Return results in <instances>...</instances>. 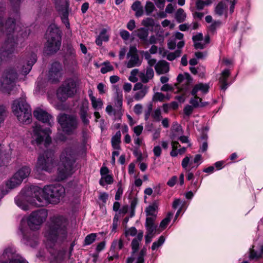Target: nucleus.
Instances as JSON below:
<instances>
[{"label": "nucleus", "mask_w": 263, "mask_h": 263, "mask_svg": "<svg viewBox=\"0 0 263 263\" xmlns=\"http://www.w3.org/2000/svg\"><path fill=\"white\" fill-rule=\"evenodd\" d=\"M139 72V70L137 69H134L130 72V76L129 77V80L132 82H136L138 81L137 75Z\"/></svg>", "instance_id": "52"}, {"label": "nucleus", "mask_w": 263, "mask_h": 263, "mask_svg": "<svg viewBox=\"0 0 263 263\" xmlns=\"http://www.w3.org/2000/svg\"><path fill=\"white\" fill-rule=\"evenodd\" d=\"M32 133V138L37 144L44 143L45 146L47 147L49 143V134L47 129H43L40 125H35L33 126Z\"/></svg>", "instance_id": "12"}, {"label": "nucleus", "mask_w": 263, "mask_h": 263, "mask_svg": "<svg viewBox=\"0 0 263 263\" xmlns=\"http://www.w3.org/2000/svg\"><path fill=\"white\" fill-rule=\"evenodd\" d=\"M184 203V201H182L181 199L179 198L175 199L172 203V208L175 210L178 208L182 209Z\"/></svg>", "instance_id": "54"}, {"label": "nucleus", "mask_w": 263, "mask_h": 263, "mask_svg": "<svg viewBox=\"0 0 263 263\" xmlns=\"http://www.w3.org/2000/svg\"><path fill=\"white\" fill-rule=\"evenodd\" d=\"M210 38L209 35H205L202 41H199L194 44L195 47L196 49H203L205 45L210 43Z\"/></svg>", "instance_id": "40"}, {"label": "nucleus", "mask_w": 263, "mask_h": 263, "mask_svg": "<svg viewBox=\"0 0 263 263\" xmlns=\"http://www.w3.org/2000/svg\"><path fill=\"white\" fill-rule=\"evenodd\" d=\"M33 115L36 119L43 123H48L49 121L48 112L43 108L40 107L35 108L33 111Z\"/></svg>", "instance_id": "21"}, {"label": "nucleus", "mask_w": 263, "mask_h": 263, "mask_svg": "<svg viewBox=\"0 0 263 263\" xmlns=\"http://www.w3.org/2000/svg\"><path fill=\"white\" fill-rule=\"evenodd\" d=\"M121 133L120 130L116 132L111 139V146L114 149L119 150L121 148L120 144L121 142Z\"/></svg>", "instance_id": "31"}, {"label": "nucleus", "mask_w": 263, "mask_h": 263, "mask_svg": "<svg viewBox=\"0 0 263 263\" xmlns=\"http://www.w3.org/2000/svg\"><path fill=\"white\" fill-rule=\"evenodd\" d=\"M123 189L121 185V182H120L118 183V189L116 192L115 195V199L116 200H119L121 197V196L123 194Z\"/></svg>", "instance_id": "56"}, {"label": "nucleus", "mask_w": 263, "mask_h": 263, "mask_svg": "<svg viewBox=\"0 0 263 263\" xmlns=\"http://www.w3.org/2000/svg\"><path fill=\"white\" fill-rule=\"evenodd\" d=\"M88 125H85L83 128L82 131V136L83 138V142L86 143L89 138V132L87 128Z\"/></svg>", "instance_id": "50"}, {"label": "nucleus", "mask_w": 263, "mask_h": 263, "mask_svg": "<svg viewBox=\"0 0 263 263\" xmlns=\"http://www.w3.org/2000/svg\"><path fill=\"white\" fill-rule=\"evenodd\" d=\"M158 209V205L156 202H154L148 205L145 209L146 219L151 218L154 220H156Z\"/></svg>", "instance_id": "24"}, {"label": "nucleus", "mask_w": 263, "mask_h": 263, "mask_svg": "<svg viewBox=\"0 0 263 263\" xmlns=\"http://www.w3.org/2000/svg\"><path fill=\"white\" fill-rule=\"evenodd\" d=\"M120 34L121 37L124 40H128L130 37V33L125 30H122L120 32Z\"/></svg>", "instance_id": "59"}, {"label": "nucleus", "mask_w": 263, "mask_h": 263, "mask_svg": "<svg viewBox=\"0 0 263 263\" xmlns=\"http://www.w3.org/2000/svg\"><path fill=\"white\" fill-rule=\"evenodd\" d=\"M230 74V72L229 69H225L221 72V76L219 78V82L221 84V88L222 89L225 90L228 87V83L227 80Z\"/></svg>", "instance_id": "33"}, {"label": "nucleus", "mask_w": 263, "mask_h": 263, "mask_svg": "<svg viewBox=\"0 0 263 263\" xmlns=\"http://www.w3.org/2000/svg\"><path fill=\"white\" fill-rule=\"evenodd\" d=\"M190 157L186 156L184 158L181 162L182 167L186 171V172H189L192 168H193L194 166H192L191 168L188 167V165H191V163H190Z\"/></svg>", "instance_id": "46"}, {"label": "nucleus", "mask_w": 263, "mask_h": 263, "mask_svg": "<svg viewBox=\"0 0 263 263\" xmlns=\"http://www.w3.org/2000/svg\"><path fill=\"white\" fill-rule=\"evenodd\" d=\"M192 39L194 44H195L198 42L203 41V35L202 33H199L197 34L194 35Z\"/></svg>", "instance_id": "63"}, {"label": "nucleus", "mask_w": 263, "mask_h": 263, "mask_svg": "<svg viewBox=\"0 0 263 263\" xmlns=\"http://www.w3.org/2000/svg\"><path fill=\"white\" fill-rule=\"evenodd\" d=\"M143 238V232H139L136 238H135L132 241L131 246L132 249V253H136L139 249V246L140 241Z\"/></svg>", "instance_id": "32"}, {"label": "nucleus", "mask_w": 263, "mask_h": 263, "mask_svg": "<svg viewBox=\"0 0 263 263\" xmlns=\"http://www.w3.org/2000/svg\"><path fill=\"white\" fill-rule=\"evenodd\" d=\"M148 89V88L147 86H145V88H143L141 90L138 91L136 93V99H140L143 98L147 93Z\"/></svg>", "instance_id": "53"}, {"label": "nucleus", "mask_w": 263, "mask_h": 263, "mask_svg": "<svg viewBox=\"0 0 263 263\" xmlns=\"http://www.w3.org/2000/svg\"><path fill=\"white\" fill-rule=\"evenodd\" d=\"M58 122L63 132L67 134L72 133L77 127V120L74 116L61 114L58 117Z\"/></svg>", "instance_id": "7"}, {"label": "nucleus", "mask_w": 263, "mask_h": 263, "mask_svg": "<svg viewBox=\"0 0 263 263\" xmlns=\"http://www.w3.org/2000/svg\"><path fill=\"white\" fill-rule=\"evenodd\" d=\"M156 72L159 74H164L169 71V65L167 62L164 61H160L155 65Z\"/></svg>", "instance_id": "28"}, {"label": "nucleus", "mask_w": 263, "mask_h": 263, "mask_svg": "<svg viewBox=\"0 0 263 263\" xmlns=\"http://www.w3.org/2000/svg\"><path fill=\"white\" fill-rule=\"evenodd\" d=\"M64 187L59 184L50 185V204H57L60 202L65 194Z\"/></svg>", "instance_id": "15"}, {"label": "nucleus", "mask_w": 263, "mask_h": 263, "mask_svg": "<svg viewBox=\"0 0 263 263\" xmlns=\"http://www.w3.org/2000/svg\"><path fill=\"white\" fill-rule=\"evenodd\" d=\"M154 119L156 121H159L161 118V111L160 108H158L154 110L152 114Z\"/></svg>", "instance_id": "51"}, {"label": "nucleus", "mask_w": 263, "mask_h": 263, "mask_svg": "<svg viewBox=\"0 0 263 263\" xmlns=\"http://www.w3.org/2000/svg\"><path fill=\"white\" fill-rule=\"evenodd\" d=\"M132 9L135 12V15L137 17H140L143 14V7L139 1L135 2L132 6Z\"/></svg>", "instance_id": "35"}, {"label": "nucleus", "mask_w": 263, "mask_h": 263, "mask_svg": "<svg viewBox=\"0 0 263 263\" xmlns=\"http://www.w3.org/2000/svg\"><path fill=\"white\" fill-rule=\"evenodd\" d=\"M57 10L59 12L61 21L66 28H69L70 24L68 20L69 2L68 0H55Z\"/></svg>", "instance_id": "11"}, {"label": "nucleus", "mask_w": 263, "mask_h": 263, "mask_svg": "<svg viewBox=\"0 0 263 263\" xmlns=\"http://www.w3.org/2000/svg\"><path fill=\"white\" fill-rule=\"evenodd\" d=\"M141 24L146 27H154L155 21L153 18L147 17L142 20Z\"/></svg>", "instance_id": "48"}, {"label": "nucleus", "mask_w": 263, "mask_h": 263, "mask_svg": "<svg viewBox=\"0 0 263 263\" xmlns=\"http://www.w3.org/2000/svg\"><path fill=\"white\" fill-rule=\"evenodd\" d=\"M30 172V168L25 166L20 168L14 175L22 182L24 179L29 176Z\"/></svg>", "instance_id": "27"}, {"label": "nucleus", "mask_w": 263, "mask_h": 263, "mask_svg": "<svg viewBox=\"0 0 263 263\" xmlns=\"http://www.w3.org/2000/svg\"><path fill=\"white\" fill-rule=\"evenodd\" d=\"M165 240L164 236L161 235L157 241H154L152 246V250H156L163 245Z\"/></svg>", "instance_id": "43"}, {"label": "nucleus", "mask_w": 263, "mask_h": 263, "mask_svg": "<svg viewBox=\"0 0 263 263\" xmlns=\"http://www.w3.org/2000/svg\"><path fill=\"white\" fill-rule=\"evenodd\" d=\"M113 69H114L113 66L110 64V63L109 62L106 61V62H104L102 64V67L101 68L100 71L102 73L104 74V73H107V72L111 71L113 70Z\"/></svg>", "instance_id": "44"}, {"label": "nucleus", "mask_w": 263, "mask_h": 263, "mask_svg": "<svg viewBox=\"0 0 263 263\" xmlns=\"http://www.w3.org/2000/svg\"><path fill=\"white\" fill-rule=\"evenodd\" d=\"M17 74L14 69L6 70L1 79L0 92L2 93L10 94L14 87Z\"/></svg>", "instance_id": "6"}, {"label": "nucleus", "mask_w": 263, "mask_h": 263, "mask_svg": "<svg viewBox=\"0 0 263 263\" xmlns=\"http://www.w3.org/2000/svg\"><path fill=\"white\" fill-rule=\"evenodd\" d=\"M114 181L113 178L110 175H107L101 177V179L99 181V183L101 185H104V182L107 184H111Z\"/></svg>", "instance_id": "45"}, {"label": "nucleus", "mask_w": 263, "mask_h": 263, "mask_svg": "<svg viewBox=\"0 0 263 263\" xmlns=\"http://www.w3.org/2000/svg\"><path fill=\"white\" fill-rule=\"evenodd\" d=\"M36 61V55L33 53L31 54L27 60L26 66L24 65L21 70L23 74H28L31 69L32 66Z\"/></svg>", "instance_id": "23"}, {"label": "nucleus", "mask_w": 263, "mask_h": 263, "mask_svg": "<svg viewBox=\"0 0 263 263\" xmlns=\"http://www.w3.org/2000/svg\"><path fill=\"white\" fill-rule=\"evenodd\" d=\"M143 129V127L142 125H137L134 128V132L136 136H139L142 133Z\"/></svg>", "instance_id": "60"}, {"label": "nucleus", "mask_w": 263, "mask_h": 263, "mask_svg": "<svg viewBox=\"0 0 263 263\" xmlns=\"http://www.w3.org/2000/svg\"><path fill=\"white\" fill-rule=\"evenodd\" d=\"M21 183L22 182L20 181V180L14 175L6 181V186L9 189H13L20 185Z\"/></svg>", "instance_id": "34"}, {"label": "nucleus", "mask_w": 263, "mask_h": 263, "mask_svg": "<svg viewBox=\"0 0 263 263\" xmlns=\"http://www.w3.org/2000/svg\"><path fill=\"white\" fill-rule=\"evenodd\" d=\"M221 25V22L219 21H214L207 27L209 32L214 33L216 29L218 28Z\"/></svg>", "instance_id": "42"}, {"label": "nucleus", "mask_w": 263, "mask_h": 263, "mask_svg": "<svg viewBox=\"0 0 263 263\" xmlns=\"http://www.w3.org/2000/svg\"><path fill=\"white\" fill-rule=\"evenodd\" d=\"M124 246L123 240L122 239H115L111 243L110 251L108 253L107 259L109 261L114 259L118 258L119 251L121 250Z\"/></svg>", "instance_id": "18"}, {"label": "nucleus", "mask_w": 263, "mask_h": 263, "mask_svg": "<svg viewBox=\"0 0 263 263\" xmlns=\"http://www.w3.org/2000/svg\"><path fill=\"white\" fill-rule=\"evenodd\" d=\"M203 100H190V104L185 106L183 109V118L188 120L192 114L194 109L202 107L209 104L208 102H203Z\"/></svg>", "instance_id": "14"}, {"label": "nucleus", "mask_w": 263, "mask_h": 263, "mask_svg": "<svg viewBox=\"0 0 263 263\" xmlns=\"http://www.w3.org/2000/svg\"><path fill=\"white\" fill-rule=\"evenodd\" d=\"M178 144L177 142H172V145L173 149L170 153V155L172 157H176L178 154V151L176 150L177 145Z\"/></svg>", "instance_id": "58"}, {"label": "nucleus", "mask_w": 263, "mask_h": 263, "mask_svg": "<svg viewBox=\"0 0 263 263\" xmlns=\"http://www.w3.org/2000/svg\"><path fill=\"white\" fill-rule=\"evenodd\" d=\"M61 45V31L54 23L50 24V54L58 51Z\"/></svg>", "instance_id": "9"}, {"label": "nucleus", "mask_w": 263, "mask_h": 263, "mask_svg": "<svg viewBox=\"0 0 263 263\" xmlns=\"http://www.w3.org/2000/svg\"><path fill=\"white\" fill-rule=\"evenodd\" d=\"M127 58L128 61L126 63V66L128 68L139 66L141 64V60L139 59L135 46L130 47L129 50L127 54Z\"/></svg>", "instance_id": "17"}, {"label": "nucleus", "mask_w": 263, "mask_h": 263, "mask_svg": "<svg viewBox=\"0 0 263 263\" xmlns=\"http://www.w3.org/2000/svg\"><path fill=\"white\" fill-rule=\"evenodd\" d=\"M11 108L12 113L20 123L26 125L31 123V108L24 100H14Z\"/></svg>", "instance_id": "5"}, {"label": "nucleus", "mask_w": 263, "mask_h": 263, "mask_svg": "<svg viewBox=\"0 0 263 263\" xmlns=\"http://www.w3.org/2000/svg\"><path fill=\"white\" fill-rule=\"evenodd\" d=\"M186 16V13L182 8H179L177 10L175 14V18L178 23L184 22Z\"/></svg>", "instance_id": "39"}, {"label": "nucleus", "mask_w": 263, "mask_h": 263, "mask_svg": "<svg viewBox=\"0 0 263 263\" xmlns=\"http://www.w3.org/2000/svg\"><path fill=\"white\" fill-rule=\"evenodd\" d=\"M92 107L96 110H98L102 108L103 103L102 100H91Z\"/></svg>", "instance_id": "55"}, {"label": "nucleus", "mask_w": 263, "mask_h": 263, "mask_svg": "<svg viewBox=\"0 0 263 263\" xmlns=\"http://www.w3.org/2000/svg\"><path fill=\"white\" fill-rule=\"evenodd\" d=\"M183 37V34L179 32H177L172 36L168 41L167 46L169 49H174L177 44V40H181Z\"/></svg>", "instance_id": "30"}, {"label": "nucleus", "mask_w": 263, "mask_h": 263, "mask_svg": "<svg viewBox=\"0 0 263 263\" xmlns=\"http://www.w3.org/2000/svg\"><path fill=\"white\" fill-rule=\"evenodd\" d=\"M145 227L146 229L145 242L148 243L151 242L153 238L160 233L161 230H159V229L158 228L156 220L151 218L146 219Z\"/></svg>", "instance_id": "13"}, {"label": "nucleus", "mask_w": 263, "mask_h": 263, "mask_svg": "<svg viewBox=\"0 0 263 263\" xmlns=\"http://www.w3.org/2000/svg\"><path fill=\"white\" fill-rule=\"evenodd\" d=\"M177 80V83L176 84L177 88L184 93L189 90L190 85L192 82V79L188 73L179 74Z\"/></svg>", "instance_id": "16"}, {"label": "nucleus", "mask_w": 263, "mask_h": 263, "mask_svg": "<svg viewBox=\"0 0 263 263\" xmlns=\"http://www.w3.org/2000/svg\"><path fill=\"white\" fill-rule=\"evenodd\" d=\"M61 165L58 168V178L63 180L71 176L74 172L75 155L70 148H66L60 156Z\"/></svg>", "instance_id": "3"}, {"label": "nucleus", "mask_w": 263, "mask_h": 263, "mask_svg": "<svg viewBox=\"0 0 263 263\" xmlns=\"http://www.w3.org/2000/svg\"><path fill=\"white\" fill-rule=\"evenodd\" d=\"M209 89V86L207 84L199 83L194 87L191 94L194 97V99H201L200 97L206 93Z\"/></svg>", "instance_id": "20"}, {"label": "nucleus", "mask_w": 263, "mask_h": 263, "mask_svg": "<svg viewBox=\"0 0 263 263\" xmlns=\"http://www.w3.org/2000/svg\"><path fill=\"white\" fill-rule=\"evenodd\" d=\"M153 152L156 157H160L162 153L161 147L159 145L155 146L153 149Z\"/></svg>", "instance_id": "62"}, {"label": "nucleus", "mask_w": 263, "mask_h": 263, "mask_svg": "<svg viewBox=\"0 0 263 263\" xmlns=\"http://www.w3.org/2000/svg\"><path fill=\"white\" fill-rule=\"evenodd\" d=\"M68 221L63 216L50 217V243L58 240H62L67 235Z\"/></svg>", "instance_id": "4"}, {"label": "nucleus", "mask_w": 263, "mask_h": 263, "mask_svg": "<svg viewBox=\"0 0 263 263\" xmlns=\"http://www.w3.org/2000/svg\"><path fill=\"white\" fill-rule=\"evenodd\" d=\"M137 233V230L135 227H131L130 228L126 230L125 232V235L126 237L128 236H135Z\"/></svg>", "instance_id": "57"}, {"label": "nucleus", "mask_w": 263, "mask_h": 263, "mask_svg": "<svg viewBox=\"0 0 263 263\" xmlns=\"http://www.w3.org/2000/svg\"><path fill=\"white\" fill-rule=\"evenodd\" d=\"M207 134L203 133L200 137V139L203 141L200 146V151L202 153L205 152L208 149V145L207 142Z\"/></svg>", "instance_id": "41"}, {"label": "nucleus", "mask_w": 263, "mask_h": 263, "mask_svg": "<svg viewBox=\"0 0 263 263\" xmlns=\"http://www.w3.org/2000/svg\"><path fill=\"white\" fill-rule=\"evenodd\" d=\"M132 34L138 37L142 42L145 43H146L148 35V31L147 29L140 28L134 31Z\"/></svg>", "instance_id": "29"}, {"label": "nucleus", "mask_w": 263, "mask_h": 263, "mask_svg": "<svg viewBox=\"0 0 263 263\" xmlns=\"http://www.w3.org/2000/svg\"><path fill=\"white\" fill-rule=\"evenodd\" d=\"M61 66L59 63L55 62L52 64L50 69V82H58L61 77L60 70Z\"/></svg>", "instance_id": "22"}, {"label": "nucleus", "mask_w": 263, "mask_h": 263, "mask_svg": "<svg viewBox=\"0 0 263 263\" xmlns=\"http://www.w3.org/2000/svg\"><path fill=\"white\" fill-rule=\"evenodd\" d=\"M97 234L96 233H91L86 236L85 238L84 242L85 245H90L92 243L96 240Z\"/></svg>", "instance_id": "47"}, {"label": "nucleus", "mask_w": 263, "mask_h": 263, "mask_svg": "<svg viewBox=\"0 0 263 263\" xmlns=\"http://www.w3.org/2000/svg\"><path fill=\"white\" fill-rule=\"evenodd\" d=\"M88 103L87 100L83 103L80 108V117L84 125H89V120L87 118V111L88 110Z\"/></svg>", "instance_id": "25"}, {"label": "nucleus", "mask_w": 263, "mask_h": 263, "mask_svg": "<svg viewBox=\"0 0 263 263\" xmlns=\"http://www.w3.org/2000/svg\"><path fill=\"white\" fill-rule=\"evenodd\" d=\"M48 215L47 210L41 209L32 212L29 215L24 216L22 219L20 230L27 245L33 247L36 244V241H34L33 243H32L28 239V235L30 230L35 231L40 230L46 221Z\"/></svg>", "instance_id": "2"}, {"label": "nucleus", "mask_w": 263, "mask_h": 263, "mask_svg": "<svg viewBox=\"0 0 263 263\" xmlns=\"http://www.w3.org/2000/svg\"><path fill=\"white\" fill-rule=\"evenodd\" d=\"M173 215H174L173 212H168L167 213V214L166 215V216L165 217V218H164L161 221V222L160 223L159 228V230H161V232L163 230H164L166 228V227L167 226V225L171 221V220L173 216Z\"/></svg>", "instance_id": "37"}, {"label": "nucleus", "mask_w": 263, "mask_h": 263, "mask_svg": "<svg viewBox=\"0 0 263 263\" xmlns=\"http://www.w3.org/2000/svg\"><path fill=\"white\" fill-rule=\"evenodd\" d=\"M249 257L250 259L255 260L263 258V245L257 246L256 242H254L249 249Z\"/></svg>", "instance_id": "19"}, {"label": "nucleus", "mask_w": 263, "mask_h": 263, "mask_svg": "<svg viewBox=\"0 0 263 263\" xmlns=\"http://www.w3.org/2000/svg\"><path fill=\"white\" fill-rule=\"evenodd\" d=\"M177 181V177L176 176H174L168 180L167 182V184L170 187H173L175 185Z\"/></svg>", "instance_id": "61"}, {"label": "nucleus", "mask_w": 263, "mask_h": 263, "mask_svg": "<svg viewBox=\"0 0 263 263\" xmlns=\"http://www.w3.org/2000/svg\"><path fill=\"white\" fill-rule=\"evenodd\" d=\"M77 92V83L72 79L64 81L57 90V95L62 97H72Z\"/></svg>", "instance_id": "8"}, {"label": "nucleus", "mask_w": 263, "mask_h": 263, "mask_svg": "<svg viewBox=\"0 0 263 263\" xmlns=\"http://www.w3.org/2000/svg\"><path fill=\"white\" fill-rule=\"evenodd\" d=\"M49 186L43 188L34 187L25 194H20L15 199L16 205L21 209L27 211L31 207L44 206L49 204Z\"/></svg>", "instance_id": "1"}, {"label": "nucleus", "mask_w": 263, "mask_h": 263, "mask_svg": "<svg viewBox=\"0 0 263 263\" xmlns=\"http://www.w3.org/2000/svg\"><path fill=\"white\" fill-rule=\"evenodd\" d=\"M154 72L152 67H147L145 70H144L139 74L140 80L144 83H147L154 77Z\"/></svg>", "instance_id": "26"}, {"label": "nucleus", "mask_w": 263, "mask_h": 263, "mask_svg": "<svg viewBox=\"0 0 263 263\" xmlns=\"http://www.w3.org/2000/svg\"><path fill=\"white\" fill-rule=\"evenodd\" d=\"M155 8V5L152 2H147L145 6V10L147 15L151 14Z\"/></svg>", "instance_id": "49"}, {"label": "nucleus", "mask_w": 263, "mask_h": 263, "mask_svg": "<svg viewBox=\"0 0 263 263\" xmlns=\"http://www.w3.org/2000/svg\"><path fill=\"white\" fill-rule=\"evenodd\" d=\"M49 158V152L48 151H45L40 154L34 169L35 175L37 177L41 178V175L43 174L44 172H48Z\"/></svg>", "instance_id": "10"}, {"label": "nucleus", "mask_w": 263, "mask_h": 263, "mask_svg": "<svg viewBox=\"0 0 263 263\" xmlns=\"http://www.w3.org/2000/svg\"><path fill=\"white\" fill-rule=\"evenodd\" d=\"M200 186V184H198V181H192L191 182V187L192 189L194 192H196Z\"/></svg>", "instance_id": "64"}, {"label": "nucleus", "mask_w": 263, "mask_h": 263, "mask_svg": "<svg viewBox=\"0 0 263 263\" xmlns=\"http://www.w3.org/2000/svg\"><path fill=\"white\" fill-rule=\"evenodd\" d=\"M109 39V35L107 33V30L106 29H103L100 34L96 40V44L101 46L102 44V42H107Z\"/></svg>", "instance_id": "36"}, {"label": "nucleus", "mask_w": 263, "mask_h": 263, "mask_svg": "<svg viewBox=\"0 0 263 263\" xmlns=\"http://www.w3.org/2000/svg\"><path fill=\"white\" fill-rule=\"evenodd\" d=\"M227 6L226 4H224L222 2H220L218 4V5L216 6L215 9V12L216 14L218 15L219 16H221L223 14L225 15L226 18L227 17V13H226V10H227Z\"/></svg>", "instance_id": "38"}]
</instances>
